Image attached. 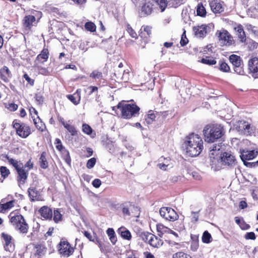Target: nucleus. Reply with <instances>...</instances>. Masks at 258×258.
Listing matches in <instances>:
<instances>
[{"label":"nucleus","mask_w":258,"mask_h":258,"mask_svg":"<svg viewBox=\"0 0 258 258\" xmlns=\"http://www.w3.org/2000/svg\"><path fill=\"white\" fill-rule=\"evenodd\" d=\"M183 146L187 154L191 157H195L202 152L203 141L198 135L191 134L185 138Z\"/></svg>","instance_id":"f257e3e1"},{"label":"nucleus","mask_w":258,"mask_h":258,"mask_svg":"<svg viewBox=\"0 0 258 258\" xmlns=\"http://www.w3.org/2000/svg\"><path fill=\"white\" fill-rule=\"evenodd\" d=\"M205 140L208 143H213L224 135L223 127L220 124H208L204 128Z\"/></svg>","instance_id":"f03ea898"},{"label":"nucleus","mask_w":258,"mask_h":258,"mask_svg":"<svg viewBox=\"0 0 258 258\" xmlns=\"http://www.w3.org/2000/svg\"><path fill=\"white\" fill-rule=\"evenodd\" d=\"M10 222L15 229L20 233H27L29 226L24 217L18 212H12L9 215Z\"/></svg>","instance_id":"7ed1b4c3"},{"label":"nucleus","mask_w":258,"mask_h":258,"mask_svg":"<svg viewBox=\"0 0 258 258\" xmlns=\"http://www.w3.org/2000/svg\"><path fill=\"white\" fill-rule=\"evenodd\" d=\"M117 107L120 109L121 117L124 119H130L139 114L140 107L135 104H126L122 101L118 104Z\"/></svg>","instance_id":"20e7f679"},{"label":"nucleus","mask_w":258,"mask_h":258,"mask_svg":"<svg viewBox=\"0 0 258 258\" xmlns=\"http://www.w3.org/2000/svg\"><path fill=\"white\" fill-rule=\"evenodd\" d=\"M215 35L221 46H230L235 44L233 36L225 29L217 30Z\"/></svg>","instance_id":"39448f33"},{"label":"nucleus","mask_w":258,"mask_h":258,"mask_svg":"<svg viewBox=\"0 0 258 258\" xmlns=\"http://www.w3.org/2000/svg\"><path fill=\"white\" fill-rule=\"evenodd\" d=\"M13 127L17 134L22 138H26L31 133L30 127L24 123H20L15 120L13 122Z\"/></svg>","instance_id":"423d86ee"},{"label":"nucleus","mask_w":258,"mask_h":258,"mask_svg":"<svg viewBox=\"0 0 258 258\" xmlns=\"http://www.w3.org/2000/svg\"><path fill=\"white\" fill-rule=\"evenodd\" d=\"M220 161L221 164L230 167L235 166L237 161L235 156L230 152H224L220 155L217 161Z\"/></svg>","instance_id":"0eeeda50"},{"label":"nucleus","mask_w":258,"mask_h":258,"mask_svg":"<svg viewBox=\"0 0 258 258\" xmlns=\"http://www.w3.org/2000/svg\"><path fill=\"white\" fill-rule=\"evenodd\" d=\"M160 216L165 220L170 221H174L178 218V215L171 208L162 207L160 209Z\"/></svg>","instance_id":"6e6552de"},{"label":"nucleus","mask_w":258,"mask_h":258,"mask_svg":"<svg viewBox=\"0 0 258 258\" xmlns=\"http://www.w3.org/2000/svg\"><path fill=\"white\" fill-rule=\"evenodd\" d=\"M213 26L212 24L202 25L201 26H195L193 31L195 36L199 38H203L211 31Z\"/></svg>","instance_id":"1a4fd4ad"},{"label":"nucleus","mask_w":258,"mask_h":258,"mask_svg":"<svg viewBox=\"0 0 258 258\" xmlns=\"http://www.w3.org/2000/svg\"><path fill=\"white\" fill-rule=\"evenodd\" d=\"M59 251L60 254L68 257L73 253L74 249L68 241H61L59 243Z\"/></svg>","instance_id":"9d476101"},{"label":"nucleus","mask_w":258,"mask_h":258,"mask_svg":"<svg viewBox=\"0 0 258 258\" xmlns=\"http://www.w3.org/2000/svg\"><path fill=\"white\" fill-rule=\"evenodd\" d=\"M221 146L220 144H214L210 147L209 156L212 165L216 164V161L219 158L220 150Z\"/></svg>","instance_id":"9b49d317"},{"label":"nucleus","mask_w":258,"mask_h":258,"mask_svg":"<svg viewBox=\"0 0 258 258\" xmlns=\"http://www.w3.org/2000/svg\"><path fill=\"white\" fill-rule=\"evenodd\" d=\"M229 61L234 66V71L238 74H241L243 71L242 70L241 60L240 56L232 54L229 56Z\"/></svg>","instance_id":"f8f14e48"},{"label":"nucleus","mask_w":258,"mask_h":258,"mask_svg":"<svg viewBox=\"0 0 258 258\" xmlns=\"http://www.w3.org/2000/svg\"><path fill=\"white\" fill-rule=\"evenodd\" d=\"M1 236L3 239L5 250L10 252L12 251L14 249L15 245L13 242L12 236L5 233H2Z\"/></svg>","instance_id":"ddd939ff"},{"label":"nucleus","mask_w":258,"mask_h":258,"mask_svg":"<svg viewBox=\"0 0 258 258\" xmlns=\"http://www.w3.org/2000/svg\"><path fill=\"white\" fill-rule=\"evenodd\" d=\"M18 173L17 180L19 184H23L25 183L28 176V170L24 168L23 165L16 170Z\"/></svg>","instance_id":"4468645a"},{"label":"nucleus","mask_w":258,"mask_h":258,"mask_svg":"<svg viewBox=\"0 0 258 258\" xmlns=\"http://www.w3.org/2000/svg\"><path fill=\"white\" fill-rule=\"evenodd\" d=\"M258 155V152L255 150L243 151L241 153L240 158L242 161L247 162L246 160H250L254 159Z\"/></svg>","instance_id":"2eb2a0df"},{"label":"nucleus","mask_w":258,"mask_h":258,"mask_svg":"<svg viewBox=\"0 0 258 258\" xmlns=\"http://www.w3.org/2000/svg\"><path fill=\"white\" fill-rule=\"evenodd\" d=\"M209 5L211 10L214 13H221L224 11L220 0H210Z\"/></svg>","instance_id":"dca6fc26"},{"label":"nucleus","mask_w":258,"mask_h":258,"mask_svg":"<svg viewBox=\"0 0 258 258\" xmlns=\"http://www.w3.org/2000/svg\"><path fill=\"white\" fill-rule=\"evenodd\" d=\"M238 130L245 135H250L253 133L250 124L246 121H240L239 122Z\"/></svg>","instance_id":"f3484780"},{"label":"nucleus","mask_w":258,"mask_h":258,"mask_svg":"<svg viewBox=\"0 0 258 258\" xmlns=\"http://www.w3.org/2000/svg\"><path fill=\"white\" fill-rule=\"evenodd\" d=\"M248 67L250 71L253 74V76L258 78V58H251L248 61Z\"/></svg>","instance_id":"a211bd4d"},{"label":"nucleus","mask_w":258,"mask_h":258,"mask_svg":"<svg viewBox=\"0 0 258 258\" xmlns=\"http://www.w3.org/2000/svg\"><path fill=\"white\" fill-rule=\"evenodd\" d=\"M235 34L242 43L246 41V35L241 25L238 24L234 27Z\"/></svg>","instance_id":"6ab92c4d"},{"label":"nucleus","mask_w":258,"mask_h":258,"mask_svg":"<svg viewBox=\"0 0 258 258\" xmlns=\"http://www.w3.org/2000/svg\"><path fill=\"white\" fill-rule=\"evenodd\" d=\"M0 76L5 82L9 81L12 77V74L7 67L4 66L0 70Z\"/></svg>","instance_id":"aec40b11"},{"label":"nucleus","mask_w":258,"mask_h":258,"mask_svg":"<svg viewBox=\"0 0 258 258\" xmlns=\"http://www.w3.org/2000/svg\"><path fill=\"white\" fill-rule=\"evenodd\" d=\"M41 216L45 219L51 220L52 217V212L50 208L43 206L39 210Z\"/></svg>","instance_id":"412c9836"},{"label":"nucleus","mask_w":258,"mask_h":258,"mask_svg":"<svg viewBox=\"0 0 258 258\" xmlns=\"http://www.w3.org/2000/svg\"><path fill=\"white\" fill-rule=\"evenodd\" d=\"M148 243L154 247L159 248L163 245V242L162 239L153 234L152 237L148 241Z\"/></svg>","instance_id":"4be33fe9"},{"label":"nucleus","mask_w":258,"mask_h":258,"mask_svg":"<svg viewBox=\"0 0 258 258\" xmlns=\"http://www.w3.org/2000/svg\"><path fill=\"white\" fill-rule=\"evenodd\" d=\"M29 196L32 201H38L40 200L39 192L36 190L35 187H30L28 190Z\"/></svg>","instance_id":"5701e85b"},{"label":"nucleus","mask_w":258,"mask_h":258,"mask_svg":"<svg viewBox=\"0 0 258 258\" xmlns=\"http://www.w3.org/2000/svg\"><path fill=\"white\" fill-rule=\"evenodd\" d=\"M152 11V5L150 3H146L142 7L141 15L144 17L151 14Z\"/></svg>","instance_id":"b1692460"},{"label":"nucleus","mask_w":258,"mask_h":258,"mask_svg":"<svg viewBox=\"0 0 258 258\" xmlns=\"http://www.w3.org/2000/svg\"><path fill=\"white\" fill-rule=\"evenodd\" d=\"M15 203V201L14 200L8 202L6 203H0V212L4 213L7 211L10 210L14 206Z\"/></svg>","instance_id":"393cba45"},{"label":"nucleus","mask_w":258,"mask_h":258,"mask_svg":"<svg viewBox=\"0 0 258 258\" xmlns=\"http://www.w3.org/2000/svg\"><path fill=\"white\" fill-rule=\"evenodd\" d=\"M118 232L124 239L130 240L131 239L132 235L129 230L124 227H121L118 229Z\"/></svg>","instance_id":"a878e982"},{"label":"nucleus","mask_w":258,"mask_h":258,"mask_svg":"<svg viewBox=\"0 0 258 258\" xmlns=\"http://www.w3.org/2000/svg\"><path fill=\"white\" fill-rule=\"evenodd\" d=\"M138 236L140 237L143 241L148 243V241L150 240V238L152 237V234L145 231H139L137 233Z\"/></svg>","instance_id":"bb28decb"},{"label":"nucleus","mask_w":258,"mask_h":258,"mask_svg":"<svg viewBox=\"0 0 258 258\" xmlns=\"http://www.w3.org/2000/svg\"><path fill=\"white\" fill-rule=\"evenodd\" d=\"M32 118H33L34 123L35 124L36 128L41 132L43 131L45 128V125L41 121L39 116H37V118H35L34 116H32Z\"/></svg>","instance_id":"cd10ccee"},{"label":"nucleus","mask_w":258,"mask_h":258,"mask_svg":"<svg viewBox=\"0 0 258 258\" xmlns=\"http://www.w3.org/2000/svg\"><path fill=\"white\" fill-rule=\"evenodd\" d=\"M36 20L35 17L32 15H28L25 17L24 21V25L27 27H30L33 22H34Z\"/></svg>","instance_id":"c85d7f7f"},{"label":"nucleus","mask_w":258,"mask_h":258,"mask_svg":"<svg viewBox=\"0 0 258 258\" xmlns=\"http://www.w3.org/2000/svg\"><path fill=\"white\" fill-rule=\"evenodd\" d=\"M34 249L35 255L42 256L45 254L46 248L42 245H36L35 246Z\"/></svg>","instance_id":"c756f323"},{"label":"nucleus","mask_w":258,"mask_h":258,"mask_svg":"<svg viewBox=\"0 0 258 258\" xmlns=\"http://www.w3.org/2000/svg\"><path fill=\"white\" fill-rule=\"evenodd\" d=\"M106 233L108 236L109 237V239L111 243L113 244H115L116 242L117 241V238L115 236V232L112 228H109L107 231Z\"/></svg>","instance_id":"7c9ffc66"},{"label":"nucleus","mask_w":258,"mask_h":258,"mask_svg":"<svg viewBox=\"0 0 258 258\" xmlns=\"http://www.w3.org/2000/svg\"><path fill=\"white\" fill-rule=\"evenodd\" d=\"M70 121H68V123L64 126L68 131L71 134L72 136H75L77 135V131L76 127L70 123Z\"/></svg>","instance_id":"2f4dec72"},{"label":"nucleus","mask_w":258,"mask_h":258,"mask_svg":"<svg viewBox=\"0 0 258 258\" xmlns=\"http://www.w3.org/2000/svg\"><path fill=\"white\" fill-rule=\"evenodd\" d=\"M156 118L155 114L152 110L148 111L146 116L145 120L147 124H151L155 121Z\"/></svg>","instance_id":"473e14b6"},{"label":"nucleus","mask_w":258,"mask_h":258,"mask_svg":"<svg viewBox=\"0 0 258 258\" xmlns=\"http://www.w3.org/2000/svg\"><path fill=\"white\" fill-rule=\"evenodd\" d=\"M53 220L55 223H58L62 220V215L59 209L54 210L53 212Z\"/></svg>","instance_id":"72a5a7b5"},{"label":"nucleus","mask_w":258,"mask_h":258,"mask_svg":"<svg viewBox=\"0 0 258 258\" xmlns=\"http://www.w3.org/2000/svg\"><path fill=\"white\" fill-rule=\"evenodd\" d=\"M157 230L161 235H163L164 233H168L169 232L171 231L170 229L160 223L157 224Z\"/></svg>","instance_id":"f704fd0d"},{"label":"nucleus","mask_w":258,"mask_h":258,"mask_svg":"<svg viewBox=\"0 0 258 258\" xmlns=\"http://www.w3.org/2000/svg\"><path fill=\"white\" fill-rule=\"evenodd\" d=\"M6 158L8 160L9 162L15 167L16 170H17L18 168L21 167V166H22L23 165V164L22 163H19L18 161L13 158H10L8 156H6Z\"/></svg>","instance_id":"c9c22d12"},{"label":"nucleus","mask_w":258,"mask_h":258,"mask_svg":"<svg viewBox=\"0 0 258 258\" xmlns=\"http://www.w3.org/2000/svg\"><path fill=\"white\" fill-rule=\"evenodd\" d=\"M48 55L49 52L48 49L43 48L41 53L37 56V59L38 60L43 59L45 61H46L48 58Z\"/></svg>","instance_id":"e433bc0d"},{"label":"nucleus","mask_w":258,"mask_h":258,"mask_svg":"<svg viewBox=\"0 0 258 258\" xmlns=\"http://www.w3.org/2000/svg\"><path fill=\"white\" fill-rule=\"evenodd\" d=\"M46 153L43 152L41 156L40 157V166L41 168L43 169H45L48 166V163L46 161V159L45 158Z\"/></svg>","instance_id":"4c0bfd02"},{"label":"nucleus","mask_w":258,"mask_h":258,"mask_svg":"<svg viewBox=\"0 0 258 258\" xmlns=\"http://www.w3.org/2000/svg\"><path fill=\"white\" fill-rule=\"evenodd\" d=\"M60 152L62 154L63 159L65 160L66 162L68 164L70 165L71 164V159L69 152L67 150L64 149V150H62V151H61Z\"/></svg>","instance_id":"58836bf2"},{"label":"nucleus","mask_w":258,"mask_h":258,"mask_svg":"<svg viewBox=\"0 0 258 258\" xmlns=\"http://www.w3.org/2000/svg\"><path fill=\"white\" fill-rule=\"evenodd\" d=\"M197 13L198 16L205 17L206 15V11L204 7L201 4H199L197 8Z\"/></svg>","instance_id":"ea45409f"},{"label":"nucleus","mask_w":258,"mask_h":258,"mask_svg":"<svg viewBox=\"0 0 258 258\" xmlns=\"http://www.w3.org/2000/svg\"><path fill=\"white\" fill-rule=\"evenodd\" d=\"M211 234L207 231H205L202 236V241L205 243H209L211 241Z\"/></svg>","instance_id":"a19ab883"},{"label":"nucleus","mask_w":258,"mask_h":258,"mask_svg":"<svg viewBox=\"0 0 258 258\" xmlns=\"http://www.w3.org/2000/svg\"><path fill=\"white\" fill-rule=\"evenodd\" d=\"M160 7L161 12L164 11L167 7V1L166 0H153Z\"/></svg>","instance_id":"79ce46f5"},{"label":"nucleus","mask_w":258,"mask_h":258,"mask_svg":"<svg viewBox=\"0 0 258 258\" xmlns=\"http://www.w3.org/2000/svg\"><path fill=\"white\" fill-rule=\"evenodd\" d=\"M98 89V87L96 86H90L87 89H85L84 91L87 94V95L89 96L94 92H97Z\"/></svg>","instance_id":"37998d69"},{"label":"nucleus","mask_w":258,"mask_h":258,"mask_svg":"<svg viewBox=\"0 0 258 258\" xmlns=\"http://www.w3.org/2000/svg\"><path fill=\"white\" fill-rule=\"evenodd\" d=\"M85 27L86 30L90 32H94L96 30L95 25L91 22H87L85 25Z\"/></svg>","instance_id":"c03bdc74"},{"label":"nucleus","mask_w":258,"mask_h":258,"mask_svg":"<svg viewBox=\"0 0 258 258\" xmlns=\"http://www.w3.org/2000/svg\"><path fill=\"white\" fill-rule=\"evenodd\" d=\"M90 77L94 79H99L102 78V74L101 72L95 70L91 73Z\"/></svg>","instance_id":"a18cd8bd"},{"label":"nucleus","mask_w":258,"mask_h":258,"mask_svg":"<svg viewBox=\"0 0 258 258\" xmlns=\"http://www.w3.org/2000/svg\"><path fill=\"white\" fill-rule=\"evenodd\" d=\"M173 258H191V257L183 252H178L173 255Z\"/></svg>","instance_id":"49530a36"},{"label":"nucleus","mask_w":258,"mask_h":258,"mask_svg":"<svg viewBox=\"0 0 258 258\" xmlns=\"http://www.w3.org/2000/svg\"><path fill=\"white\" fill-rule=\"evenodd\" d=\"M82 131L83 132L87 135H90L92 132V129L87 124H83L82 125Z\"/></svg>","instance_id":"de8ad7c7"},{"label":"nucleus","mask_w":258,"mask_h":258,"mask_svg":"<svg viewBox=\"0 0 258 258\" xmlns=\"http://www.w3.org/2000/svg\"><path fill=\"white\" fill-rule=\"evenodd\" d=\"M201 62L203 63L209 64V65H213L216 63V61L214 59H211L209 57H206V58H203L202 59Z\"/></svg>","instance_id":"09e8293b"},{"label":"nucleus","mask_w":258,"mask_h":258,"mask_svg":"<svg viewBox=\"0 0 258 258\" xmlns=\"http://www.w3.org/2000/svg\"><path fill=\"white\" fill-rule=\"evenodd\" d=\"M54 144L56 145V148L59 151L61 152L62 150H64L65 148L62 145L60 139L57 138L55 140Z\"/></svg>","instance_id":"8fccbe9b"},{"label":"nucleus","mask_w":258,"mask_h":258,"mask_svg":"<svg viewBox=\"0 0 258 258\" xmlns=\"http://www.w3.org/2000/svg\"><path fill=\"white\" fill-rule=\"evenodd\" d=\"M0 172L2 175V176L4 177H6L9 175L10 174L9 170L5 166H2L0 168Z\"/></svg>","instance_id":"3c124183"},{"label":"nucleus","mask_w":258,"mask_h":258,"mask_svg":"<svg viewBox=\"0 0 258 258\" xmlns=\"http://www.w3.org/2000/svg\"><path fill=\"white\" fill-rule=\"evenodd\" d=\"M127 31L132 38H137L138 37V35L136 32L133 29V28L129 25H127Z\"/></svg>","instance_id":"603ef678"},{"label":"nucleus","mask_w":258,"mask_h":258,"mask_svg":"<svg viewBox=\"0 0 258 258\" xmlns=\"http://www.w3.org/2000/svg\"><path fill=\"white\" fill-rule=\"evenodd\" d=\"M96 162V158H92L87 161L86 166L88 168L91 169L94 166Z\"/></svg>","instance_id":"864d4df0"},{"label":"nucleus","mask_w":258,"mask_h":258,"mask_svg":"<svg viewBox=\"0 0 258 258\" xmlns=\"http://www.w3.org/2000/svg\"><path fill=\"white\" fill-rule=\"evenodd\" d=\"M220 69L225 72H227L230 70L229 66L225 62H221L220 65Z\"/></svg>","instance_id":"5fc2aeb1"},{"label":"nucleus","mask_w":258,"mask_h":258,"mask_svg":"<svg viewBox=\"0 0 258 258\" xmlns=\"http://www.w3.org/2000/svg\"><path fill=\"white\" fill-rule=\"evenodd\" d=\"M24 168L26 170H28V172L33 168V163L31 161V159H29L24 165H23Z\"/></svg>","instance_id":"6e6d98bb"},{"label":"nucleus","mask_w":258,"mask_h":258,"mask_svg":"<svg viewBox=\"0 0 258 258\" xmlns=\"http://www.w3.org/2000/svg\"><path fill=\"white\" fill-rule=\"evenodd\" d=\"M185 34V31L184 30V32L183 33V34L181 36V40L180 42L181 45L182 46L185 45L188 42V40L187 38H186Z\"/></svg>","instance_id":"4d7b16f0"},{"label":"nucleus","mask_w":258,"mask_h":258,"mask_svg":"<svg viewBox=\"0 0 258 258\" xmlns=\"http://www.w3.org/2000/svg\"><path fill=\"white\" fill-rule=\"evenodd\" d=\"M68 98L71 101H72L75 105L78 104L80 102V97H79V99L77 100L74 95H70L68 96Z\"/></svg>","instance_id":"13d9d810"},{"label":"nucleus","mask_w":258,"mask_h":258,"mask_svg":"<svg viewBox=\"0 0 258 258\" xmlns=\"http://www.w3.org/2000/svg\"><path fill=\"white\" fill-rule=\"evenodd\" d=\"M244 237L246 239H251V240H254L256 238L255 234L253 232H247L245 235Z\"/></svg>","instance_id":"bf43d9fd"},{"label":"nucleus","mask_w":258,"mask_h":258,"mask_svg":"<svg viewBox=\"0 0 258 258\" xmlns=\"http://www.w3.org/2000/svg\"><path fill=\"white\" fill-rule=\"evenodd\" d=\"M38 70L39 73L44 75H47L48 74V71L47 69L42 67H38Z\"/></svg>","instance_id":"052dcab7"},{"label":"nucleus","mask_w":258,"mask_h":258,"mask_svg":"<svg viewBox=\"0 0 258 258\" xmlns=\"http://www.w3.org/2000/svg\"><path fill=\"white\" fill-rule=\"evenodd\" d=\"M244 164L248 167H254L256 166H258V160L256 162H245Z\"/></svg>","instance_id":"680f3d73"},{"label":"nucleus","mask_w":258,"mask_h":258,"mask_svg":"<svg viewBox=\"0 0 258 258\" xmlns=\"http://www.w3.org/2000/svg\"><path fill=\"white\" fill-rule=\"evenodd\" d=\"M101 184V181L99 179H95L92 182V185L96 188H98Z\"/></svg>","instance_id":"e2e57ef3"},{"label":"nucleus","mask_w":258,"mask_h":258,"mask_svg":"<svg viewBox=\"0 0 258 258\" xmlns=\"http://www.w3.org/2000/svg\"><path fill=\"white\" fill-rule=\"evenodd\" d=\"M191 214L192 216L191 218V221L194 222H197L199 219L198 212H192Z\"/></svg>","instance_id":"0e129e2a"},{"label":"nucleus","mask_w":258,"mask_h":258,"mask_svg":"<svg viewBox=\"0 0 258 258\" xmlns=\"http://www.w3.org/2000/svg\"><path fill=\"white\" fill-rule=\"evenodd\" d=\"M121 79L124 82H127L129 80V74L128 71H124Z\"/></svg>","instance_id":"69168bd1"},{"label":"nucleus","mask_w":258,"mask_h":258,"mask_svg":"<svg viewBox=\"0 0 258 258\" xmlns=\"http://www.w3.org/2000/svg\"><path fill=\"white\" fill-rule=\"evenodd\" d=\"M23 77L31 86L33 85L34 80L31 79L27 74H24Z\"/></svg>","instance_id":"338daca9"},{"label":"nucleus","mask_w":258,"mask_h":258,"mask_svg":"<svg viewBox=\"0 0 258 258\" xmlns=\"http://www.w3.org/2000/svg\"><path fill=\"white\" fill-rule=\"evenodd\" d=\"M35 99L39 104H41L43 102V98L42 96L40 95H36Z\"/></svg>","instance_id":"774afa93"}]
</instances>
